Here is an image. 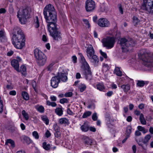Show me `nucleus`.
Instances as JSON below:
<instances>
[{"label":"nucleus","instance_id":"nucleus-3","mask_svg":"<svg viewBox=\"0 0 153 153\" xmlns=\"http://www.w3.org/2000/svg\"><path fill=\"white\" fill-rule=\"evenodd\" d=\"M31 10L30 7H27L23 9L20 10L18 12L17 16L21 24H25L27 19L30 17Z\"/></svg>","mask_w":153,"mask_h":153},{"label":"nucleus","instance_id":"nucleus-38","mask_svg":"<svg viewBox=\"0 0 153 153\" xmlns=\"http://www.w3.org/2000/svg\"><path fill=\"white\" fill-rule=\"evenodd\" d=\"M86 87L85 85L84 84H81L79 86V88L81 92H82L85 91Z\"/></svg>","mask_w":153,"mask_h":153},{"label":"nucleus","instance_id":"nucleus-33","mask_svg":"<svg viewBox=\"0 0 153 153\" xmlns=\"http://www.w3.org/2000/svg\"><path fill=\"white\" fill-rule=\"evenodd\" d=\"M131 127L130 126H128L126 128V134L128 137L131 132Z\"/></svg>","mask_w":153,"mask_h":153},{"label":"nucleus","instance_id":"nucleus-61","mask_svg":"<svg viewBox=\"0 0 153 153\" xmlns=\"http://www.w3.org/2000/svg\"><path fill=\"white\" fill-rule=\"evenodd\" d=\"M89 129L92 132H95L96 131V129L94 127H89Z\"/></svg>","mask_w":153,"mask_h":153},{"label":"nucleus","instance_id":"nucleus-54","mask_svg":"<svg viewBox=\"0 0 153 153\" xmlns=\"http://www.w3.org/2000/svg\"><path fill=\"white\" fill-rule=\"evenodd\" d=\"M53 128L56 131V132L59 131V128L57 126V124L54 125L53 126Z\"/></svg>","mask_w":153,"mask_h":153},{"label":"nucleus","instance_id":"nucleus-30","mask_svg":"<svg viewBox=\"0 0 153 153\" xmlns=\"http://www.w3.org/2000/svg\"><path fill=\"white\" fill-rule=\"evenodd\" d=\"M137 128L139 131H142L143 134H145L148 131L147 129H145L144 127L141 126H138L137 127Z\"/></svg>","mask_w":153,"mask_h":153},{"label":"nucleus","instance_id":"nucleus-44","mask_svg":"<svg viewBox=\"0 0 153 153\" xmlns=\"http://www.w3.org/2000/svg\"><path fill=\"white\" fill-rule=\"evenodd\" d=\"M139 22V20L137 17L135 16L133 17V22L134 24L137 25Z\"/></svg>","mask_w":153,"mask_h":153},{"label":"nucleus","instance_id":"nucleus-47","mask_svg":"<svg viewBox=\"0 0 153 153\" xmlns=\"http://www.w3.org/2000/svg\"><path fill=\"white\" fill-rule=\"evenodd\" d=\"M3 104L2 101L1 100L0 97V113L1 112L3 111Z\"/></svg>","mask_w":153,"mask_h":153},{"label":"nucleus","instance_id":"nucleus-6","mask_svg":"<svg viewBox=\"0 0 153 153\" xmlns=\"http://www.w3.org/2000/svg\"><path fill=\"white\" fill-rule=\"evenodd\" d=\"M81 58L83 65L84 66L85 69L84 71V74L86 79L90 81L91 80L92 78L91 72L90 70V67L83 56L82 55L81 56Z\"/></svg>","mask_w":153,"mask_h":153},{"label":"nucleus","instance_id":"nucleus-5","mask_svg":"<svg viewBox=\"0 0 153 153\" xmlns=\"http://www.w3.org/2000/svg\"><path fill=\"white\" fill-rule=\"evenodd\" d=\"M34 55L37 62L40 66L44 65L46 62L47 57L38 48L34 50Z\"/></svg>","mask_w":153,"mask_h":153},{"label":"nucleus","instance_id":"nucleus-59","mask_svg":"<svg viewBox=\"0 0 153 153\" xmlns=\"http://www.w3.org/2000/svg\"><path fill=\"white\" fill-rule=\"evenodd\" d=\"M13 53L14 52L13 51L10 50L7 53V55L9 56H11L13 54Z\"/></svg>","mask_w":153,"mask_h":153},{"label":"nucleus","instance_id":"nucleus-51","mask_svg":"<svg viewBox=\"0 0 153 153\" xmlns=\"http://www.w3.org/2000/svg\"><path fill=\"white\" fill-rule=\"evenodd\" d=\"M73 95V93L71 92H67L65 94V96L66 97H71Z\"/></svg>","mask_w":153,"mask_h":153},{"label":"nucleus","instance_id":"nucleus-35","mask_svg":"<svg viewBox=\"0 0 153 153\" xmlns=\"http://www.w3.org/2000/svg\"><path fill=\"white\" fill-rule=\"evenodd\" d=\"M41 118L42 120L44 121L46 125H48L49 124V120L46 116H42Z\"/></svg>","mask_w":153,"mask_h":153},{"label":"nucleus","instance_id":"nucleus-27","mask_svg":"<svg viewBox=\"0 0 153 153\" xmlns=\"http://www.w3.org/2000/svg\"><path fill=\"white\" fill-rule=\"evenodd\" d=\"M140 120L141 123L142 124L144 125L146 124V121L144 117L143 114H141L140 115Z\"/></svg>","mask_w":153,"mask_h":153},{"label":"nucleus","instance_id":"nucleus-39","mask_svg":"<svg viewBox=\"0 0 153 153\" xmlns=\"http://www.w3.org/2000/svg\"><path fill=\"white\" fill-rule=\"evenodd\" d=\"M92 114L91 112L89 111H87L86 112H85L82 116V117L83 118H85L88 117V116H89L91 115Z\"/></svg>","mask_w":153,"mask_h":153},{"label":"nucleus","instance_id":"nucleus-40","mask_svg":"<svg viewBox=\"0 0 153 153\" xmlns=\"http://www.w3.org/2000/svg\"><path fill=\"white\" fill-rule=\"evenodd\" d=\"M6 143L10 144L12 148H14L15 146V144L14 141L11 139H9L7 140L6 142Z\"/></svg>","mask_w":153,"mask_h":153},{"label":"nucleus","instance_id":"nucleus-48","mask_svg":"<svg viewBox=\"0 0 153 153\" xmlns=\"http://www.w3.org/2000/svg\"><path fill=\"white\" fill-rule=\"evenodd\" d=\"M25 140L26 143L27 144H29L31 142V140H30V138L28 137H25Z\"/></svg>","mask_w":153,"mask_h":153},{"label":"nucleus","instance_id":"nucleus-43","mask_svg":"<svg viewBox=\"0 0 153 153\" xmlns=\"http://www.w3.org/2000/svg\"><path fill=\"white\" fill-rule=\"evenodd\" d=\"M32 135L33 137L36 139H38L39 137V134L37 132V131H34L32 133Z\"/></svg>","mask_w":153,"mask_h":153},{"label":"nucleus","instance_id":"nucleus-26","mask_svg":"<svg viewBox=\"0 0 153 153\" xmlns=\"http://www.w3.org/2000/svg\"><path fill=\"white\" fill-rule=\"evenodd\" d=\"M114 74L119 76H121L122 75V73L119 68L116 67L115 69L114 72Z\"/></svg>","mask_w":153,"mask_h":153},{"label":"nucleus","instance_id":"nucleus-64","mask_svg":"<svg viewBox=\"0 0 153 153\" xmlns=\"http://www.w3.org/2000/svg\"><path fill=\"white\" fill-rule=\"evenodd\" d=\"M111 86L112 89H116L117 88V85L114 83L111 84Z\"/></svg>","mask_w":153,"mask_h":153},{"label":"nucleus","instance_id":"nucleus-1","mask_svg":"<svg viewBox=\"0 0 153 153\" xmlns=\"http://www.w3.org/2000/svg\"><path fill=\"white\" fill-rule=\"evenodd\" d=\"M43 14L50 35L55 40L61 39V33L57 27L56 13L54 6L51 4L47 5L43 10Z\"/></svg>","mask_w":153,"mask_h":153},{"label":"nucleus","instance_id":"nucleus-49","mask_svg":"<svg viewBox=\"0 0 153 153\" xmlns=\"http://www.w3.org/2000/svg\"><path fill=\"white\" fill-rule=\"evenodd\" d=\"M114 94L112 91H109L105 95L108 97H111Z\"/></svg>","mask_w":153,"mask_h":153},{"label":"nucleus","instance_id":"nucleus-25","mask_svg":"<svg viewBox=\"0 0 153 153\" xmlns=\"http://www.w3.org/2000/svg\"><path fill=\"white\" fill-rule=\"evenodd\" d=\"M96 86L97 89L100 91H104L105 88L104 85L102 83H98Z\"/></svg>","mask_w":153,"mask_h":153},{"label":"nucleus","instance_id":"nucleus-46","mask_svg":"<svg viewBox=\"0 0 153 153\" xmlns=\"http://www.w3.org/2000/svg\"><path fill=\"white\" fill-rule=\"evenodd\" d=\"M83 21L84 23L86 25V26L88 28H89L90 27L89 23L88 20L85 19H83Z\"/></svg>","mask_w":153,"mask_h":153},{"label":"nucleus","instance_id":"nucleus-21","mask_svg":"<svg viewBox=\"0 0 153 153\" xmlns=\"http://www.w3.org/2000/svg\"><path fill=\"white\" fill-rule=\"evenodd\" d=\"M42 147L45 150L49 151L51 149V145L47 144L46 142H44L42 144Z\"/></svg>","mask_w":153,"mask_h":153},{"label":"nucleus","instance_id":"nucleus-58","mask_svg":"<svg viewBox=\"0 0 153 153\" xmlns=\"http://www.w3.org/2000/svg\"><path fill=\"white\" fill-rule=\"evenodd\" d=\"M46 137L48 138L51 135V134L49 131L47 130L45 134Z\"/></svg>","mask_w":153,"mask_h":153},{"label":"nucleus","instance_id":"nucleus-9","mask_svg":"<svg viewBox=\"0 0 153 153\" xmlns=\"http://www.w3.org/2000/svg\"><path fill=\"white\" fill-rule=\"evenodd\" d=\"M120 44L122 49H126L127 51H128V50L126 49L127 48L134 45V42L133 40H131L128 41L125 38L121 39Z\"/></svg>","mask_w":153,"mask_h":153},{"label":"nucleus","instance_id":"nucleus-2","mask_svg":"<svg viewBox=\"0 0 153 153\" xmlns=\"http://www.w3.org/2000/svg\"><path fill=\"white\" fill-rule=\"evenodd\" d=\"M13 33L12 43L16 48L21 49L25 45V36L22 30L18 27L15 28Z\"/></svg>","mask_w":153,"mask_h":153},{"label":"nucleus","instance_id":"nucleus-42","mask_svg":"<svg viewBox=\"0 0 153 153\" xmlns=\"http://www.w3.org/2000/svg\"><path fill=\"white\" fill-rule=\"evenodd\" d=\"M55 64L54 62H52L47 67V69L48 71H51L53 69V67Z\"/></svg>","mask_w":153,"mask_h":153},{"label":"nucleus","instance_id":"nucleus-52","mask_svg":"<svg viewBox=\"0 0 153 153\" xmlns=\"http://www.w3.org/2000/svg\"><path fill=\"white\" fill-rule=\"evenodd\" d=\"M68 100L66 98H63L60 99V102L62 104H64L65 103H67L68 102Z\"/></svg>","mask_w":153,"mask_h":153},{"label":"nucleus","instance_id":"nucleus-41","mask_svg":"<svg viewBox=\"0 0 153 153\" xmlns=\"http://www.w3.org/2000/svg\"><path fill=\"white\" fill-rule=\"evenodd\" d=\"M22 114L26 120H28V114L26 112L25 110H23L22 111Z\"/></svg>","mask_w":153,"mask_h":153},{"label":"nucleus","instance_id":"nucleus-53","mask_svg":"<svg viewBox=\"0 0 153 153\" xmlns=\"http://www.w3.org/2000/svg\"><path fill=\"white\" fill-rule=\"evenodd\" d=\"M100 53L101 55L104 58H107V55L105 53L102 51L101 50H100Z\"/></svg>","mask_w":153,"mask_h":153},{"label":"nucleus","instance_id":"nucleus-23","mask_svg":"<svg viewBox=\"0 0 153 153\" xmlns=\"http://www.w3.org/2000/svg\"><path fill=\"white\" fill-rule=\"evenodd\" d=\"M36 109L40 113H43L45 111V108L42 105H37L35 107Z\"/></svg>","mask_w":153,"mask_h":153},{"label":"nucleus","instance_id":"nucleus-11","mask_svg":"<svg viewBox=\"0 0 153 153\" xmlns=\"http://www.w3.org/2000/svg\"><path fill=\"white\" fill-rule=\"evenodd\" d=\"M95 2L92 0H87L85 2V9L87 11L94 10L95 8Z\"/></svg>","mask_w":153,"mask_h":153},{"label":"nucleus","instance_id":"nucleus-15","mask_svg":"<svg viewBox=\"0 0 153 153\" xmlns=\"http://www.w3.org/2000/svg\"><path fill=\"white\" fill-rule=\"evenodd\" d=\"M95 51L94 48L91 45L88 46L86 49L87 55L88 58L91 57L94 54Z\"/></svg>","mask_w":153,"mask_h":153},{"label":"nucleus","instance_id":"nucleus-12","mask_svg":"<svg viewBox=\"0 0 153 153\" xmlns=\"http://www.w3.org/2000/svg\"><path fill=\"white\" fill-rule=\"evenodd\" d=\"M67 75L64 70L62 71L59 70L56 76L60 81L61 80L63 82H65L68 79Z\"/></svg>","mask_w":153,"mask_h":153},{"label":"nucleus","instance_id":"nucleus-29","mask_svg":"<svg viewBox=\"0 0 153 153\" xmlns=\"http://www.w3.org/2000/svg\"><path fill=\"white\" fill-rule=\"evenodd\" d=\"M151 138V136L150 134H148L146 135L144 137L143 140V143L145 144H147Z\"/></svg>","mask_w":153,"mask_h":153},{"label":"nucleus","instance_id":"nucleus-19","mask_svg":"<svg viewBox=\"0 0 153 153\" xmlns=\"http://www.w3.org/2000/svg\"><path fill=\"white\" fill-rule=\"evenodd\" d=\"M7 38L5 32L4 30H1L0 31V41L4 42L7 41Z\"/></svg>","mask_w":153,"mask_h":153},{"label":"nucleus","instance_id":"nucleus-17","mask_svg":"<svg viewBox=\"0 0 153 153\" xmlns=\"http://www.w3.org/2000/svg\"><path fill=\"white\" fill-rule=\"evenodd\" d=\"M58 122L59 124L65 125V126L68 125L70 123L66 117L59 119V120Z\"/></svg>","mask_w":153,"mask_h":153},{"label":"nucleus","instance_id":"nucleus-7","mask_svg":"<svg viewBox=\"0 0 153 153\" xmlns=\"http://www.w3.org/2000/svg\"><path fill=\"white\" fill-rule=\"evenodd\" d=\"M115 39L114 37H107L102 40V42L103 47L107 49H111L113 48L115 43Z\"/></svg>","mask_w":153,"mask_h":153},{"label":"nucleus","instance_id":"nucleus-4","mask_svg":"<svg viewBox=\"0 0 153 153\" xmlns=\"http://www.w3.org/2000/svg\"><path fill=\"white\" fill-rule=\"evenodd\" d=\"M139 56L143 62L144 65L148 67L153 66V62H152L150 60V55L146 50L143 49L140 50Z\"/></svg>","mask_w":153,"mask_h":153},{"label":"nucleus","instance_id":"nucleus-13","mask_svg":"<svg viewBox=\"0 0 153 153\" xmlns=\"http://www.w3.org/2000/svg\"><path fill=\"white\" fill-rule=\"evenodd\" d=\"M60 81L56 76L52 77L51 79V85L53 88H57Z\"/></svg>","mask_w":153,"mask_h":153},{"label":"nucleus","instance_id":"nucleus-22","mask_svg":"<svg viewBox=\"0 0 153 153\" xmlns=\"http://www.w3.org/2000/svg\"><path fill=\"white\" fill-rule=\"evenodd\" d=\"M80 129L82 131L86 132L89 130V126L87 123H84L80 127Z\"/></svg>","mask_w":153,"mask_h":153},{"label":"nucleus","instance_id":"nucleus-20","mask_svg":"<svg viewBox=\"0 0 153 153\" xmlns=\"http://www.w3.org/2000/svg\"><path fill=\"white\" fill-rule=\"evenodd\" d=\"M136 83L137 86L139 87H143L145 85H147L149 82L143 80H138Z\"/></svg>","mask_w":153,"mask_h":153},{"label":"nucleus","instance_id":"nucleus-37","mask_svg":"<svg viewBox=\"0 0 153 153\" xmlns=\"http://www.w3.org/2000/svg\"><path fill=\"white\" fill-rule=\"evenodd\" d=\"M26 71V67L23 65L21 66L20 68L19 72L20 71L23 74H25Z\"/></svg>","mask_w":153,"mask_h":153},{"label":"nucleus","instance_id":"nucleus-32","mask_svg":"<svg viewBox=\"0 0 153 153\" xmlns=\"http://www.w3.org/2000/svg\"><path fill=\"white\" fill-rule=\"evenodd\" d=\"M22 96L23 98L25 100H28L29 97L27 93L25 91H23L22 93Z\"/></svg>","mask_w":153,"mask_h":153},{"label":"nucleus","instance_id":"nucleus-10","mask_svg":"<svg viewBox=\"0 0 153 153\" xmlns=\"http://www.w3.org/2000/svg\"><path fill=\"white\" fill-rule=\"evenodd\" d=\"M97 25L101 27H109L110 23L109 21L105 18H100L97 21Z\"/></svg>","mask_w":153,"mask_h":153},{"label":"nucleus","instance_id":"nucleus-55","mask_svg":"<svg viewBox=\"0 0 153 153\" xmlns=\"http://www.w3.org/2000/svg\"><path fill=\"white\" fill-rule=\"evenodd\" d=\"M67 113L70 115H73L74 114L73 112L71 110L70 108H68L67 109Z\"/></svg>","mask_w":153,"mask_h":153},{"label":"nucleus","instance_id":"nucleus-45","mask_svg":"<svg viewBox=\"0 0 153 153\" xmlns=\"http://www.w3.org/2000/svg\"><path fill=\"white\" fill-rule=\"evenodd\" d=\"M98 117L97 116V114L96 113H94L93 114L92 116V119L94 121H96L97 120Z\"/></svg>","mask_w":153,"mask_h":153},{"label":"nucleus","instance_id":"nucleus-8","mask_svg":"<svg viewBox=\"0 0 153 153\" xmlns=\"http://www.w3.org/2000/svg\"><path fill=\"white\" fill-rule=\"evenodd\" d=\"M141 8L146 11L147 13H153V0H145Z\"/></svg>","mask_w":153,"mask_h":153},{"label":"nucleus","instance_id":"nucleus-63","mask_svg":"<svg viewBox=\"0 0 153 153\" xmlns=\"http://www.w3.org/2000/svg\"><path fill=\"white\" fill-rule=\"evenodd\" d=\"M42 40L45 42H46L47 41V38L45 35H43L42 36Z\"/></svg>","mask_w":153,"mask_h":153},{"label":"nucleus","instance_id":"nucleus-28","mask_svg":"<svg viewBox=\"0 0 153 153\" xmlns=\"http://www.w3.org/2000/svg\"><path fill=\"white\" fill-rule=\"evenodd\" d=\"M33 25L36 28H38L39 26V23L38 17L36 16L34 19L33 23Z\"/></svg>","mask_w":153,"mask_h":153},{"label":"nucleus","instance_id":"nucleus-16","mask_svg":"<svg viewBox=\"0 0 153 153\" xmlns=\"http://www.w3.org/2000/svg\"><path fill=\"white\" fill-rule=\"evenodd\" d=\"M88 58L91 59V61L93 63L94 66H96L98 65L99 59L96 55L94 54L91 57H89Z\"/></svg>","mask_w":153,"mask_h":153},{"label":"nucleus","instance_id":"nucleus-18","mask_svg":"<svg viewBox=\"0 0 153 153\" xmlns=\"http://www.w3.org/2000/svg\"><path fill=\"white\" fill-rule=\"evenodd\" d=\"M11 64L12 66L17 71L19 72V65L18 61L16 59H13L12 60L11 62Z\"/></svg>","mask_w":153,"mask_h":153},{"label":"nucleus","instance_id":"nucleus-50","mask_svg":"<svg viewBox=\"0 0 153 153\" xmlns=\"http://www.w3.org/2000/svg\"><path fill=\"white\" fill-rule=\"evenodd\" d=\"M55 137L59 138L61 136V133L60 132L56 131L54 134Z\"/></svg>","mask_w":153,"mask_h":153},{"label":"nucleus","instance_id":"nucleus-62","mask_svg":"<svg viewBox=\"0 0 153 153\" xmlns=\"http://www.w3.org/2000/svg\"><path fill=\"white\" fill-rule=\"evenodd\" d=\"M9 94L10 95L14 96L16 95V91H15L14 90L10 92Z\"/></svg>","mask_w":153,"mask_h":153},{"label":"nucleus","instance_id":"nucleus-60","mask_svg":"<svg viewBox=\"0 0 153 153\" xmlns=\"http://www.w3.org/2000/svg\"><path fill=\"white\" fill-rule=\"evenodd\" d=\"M6 88L7 89H12L13 88V85L11 84L10 85H7L6 86Z\"/></svg>","mask_w":153,"mask_h":153},{"label":"nucleus","instance_id":"nucleus-14","mask_svg":"<svg viewBox=\"0 0 153 153\" xmlns=\"http://www.w3.org/2000/svg\"><path fill=\"white\" fill-rule=\"evenodd\" d=\"M82 141L86 146L91 145L92 143V140L88 137L86 136H82Z\"/></svg>","mask_w":153,"mask_h":153},{"label":"nucleus","instance_id":"nucleus-24","mask_svg":"<svg viewBox=\"0 0 153 153\" xmlns=\"http://www.w3.org/2000/svg\"><path fill=\"white\" fill-rule=\"evenodd\" d=\"M121 88L123 89L125 92H127L130 90V87L129 85L127 84L122 85Z\"/></svg>","mask_w":153,"mask_h":153},{"label":"nucleus","instance_id":"nucleus-31","mask_svg":"<svg viewBox=\"0 0 153 153\" xmlns=\"http://www.w3.org/2000/svg\"><path fill=\"white\" fill-rule=\"evenodd\" d=\"M55 111L56 114L59 116H61L63 114V111L61 108H56Z\"/></svg>","mask_w":153,"mask_h":153},{"label":"nucleus","instance_id":"nucleus-36","mask_svg":"<svg viewBox=\"0 0 153 153\" xmlns=\"http://www.w3.org/2000/svg\"><path fill=\"white\" fill-rule=\"evenodd\" d=\"M46 104L48 106H51L53 107H55L57 105V104L54 102H51L49 100H47Z\"/></svg>","mask_w":153,"mask_h":153},{"label":"nucleus","instance_id":"nucleus-57","mask_svg":"<svg viewBox=\"0 0 153 153\" xmlns=\"http://www.w3.org/2000/svg\"><path fill=\"white\" fill-rule=\"evenodd\" d=\"M50 99L51 101H55L56 100V97L54 96H51L50 97Z\"/></svg>","mask_w":153,"mask_h":153},{"label":"nucleus","instance_id":"nucleus-56","mask_svg":"<svg viewBox=\"0 0 153 153\" xmlns=\"http://www.w3.org/2000/svg\"><path fill=\"white\" fill-rule=\"evenodd\" d=\"M72 61L74 63H76L77 62V58L76 56H73L72 57Z\"/></svg>","mask_w":153,"mask_h":153},{"label":"nucleus","instance_id":"nucleus-34","mask_svg":"<svg viewBox=\"0 0 153 153\" xmlns=\"http://www.w3.org/2000/svg\"><path fill=\"white\" fill-rule=\"evenodd\" d=\"M102 66V70L104 72H106L109 69V66L107 64H105L104 63H103Z\"/></svg>","mask_w":153,"mask_h":153}]
</instances>
